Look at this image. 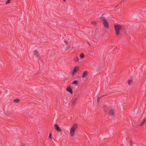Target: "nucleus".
I'll return each instance as SVG.
<instances>
[{"label":"nucleus","mask_w":146,"mask_h":146,"mask_svg":"<svg viewBox=\"0 0 146 146\" xmlns=\"http://www.w3.org/2000/svg\"><path fill=\"white\" fill-rule=\"evenodd\" d=\"M78 128V125L77 124H75L71 127L70 129V135L73 137L74 135L75 131Z\"/></svg>","instance_id":"7ed1b4c3"},{"label":"nucleus","mask_w":146,"mask_h":146,"mask_svg":"<svg viewBox=\"0 0 146 146\" xmlns=\"http://www.w3.org/2000/svg\"><path fill=\"white\" fill-rule=\"evenodd\" d=\"M21 146H24V144H23V145H21Z\"/></svg>","instance_id":"393cba45"},{"label":"nucleus","mask_w":146,"mask_h":146,"mask_svg":"<svg viewBox=\"0 0 146 146\" xmlns=\"http://www.w3.org/2000/svg\"><path fill=\"white\" fill-rule=\"evenodd\" d=\"M63 1H66V0H63Z\"/></svg>","instance_id":"a878e982"},{"label":"nucleus","mask_w":146,"mask_h":146,"mask_svg":"<svg viewBox=\"0 0 146 146\" xmlns=\"http://www.w3.org/2000/svg\"><path fill=\"white\" fill-rule=\"evenodd\" d=\"M79 70L78 66H75L73 69V72L72 74V76H74L75 74Z\"/></svg>","instance_id":"20e7f679"},{"label":"nucleus","mask_w":146,"mask_h":146,"mask_svg":"<svg viewBox=\"0 0 146 146\" xmlns=\"http://www.w3.org/2000/svg\"><path fill=\"white\" fill-rule=\"evenodd\" d=\"M74 60L76 61V62H78V61L79 60V58H78V57H75V58H74Z\"/></svg>","instance_id":"4468645a"},{"label":"nucleus","mask_w":146,"mask_h":146,"mask_svg":"<svg viewBox=\"0 0 146 146\" xmlns=\"http://www.w3.org/2000/svg\"><path fill=\"white\" fill-rule=\"evenodd\" d=\"M77 98H76L74 100V101H73L72 102V104L73 105H74L76 103V102L77 101Z\"/></svg>","instance_id":"2eb2a0df"},{"label":"nucleus","mask_w":146,"mask_h":146,"mask_svg":"<svg viewBox=\"0 0 146 146\" xmlns=\"http://www.w3.org/2000/svg\"><path fill=\"white\" fill-rule=\"evenodd\" d=\"M104 96V95H103L101 96H100V97H97V102L98 103H99V101L100 100V99L102 97Z\"/></svg>","instance_id":"9d476101"},{"label":"nucleus","mask_w":146,"mask_h":146,"mask_svg":"<svg viewBox=\"0 0 146 146\" xmlns=\"http://www.w3.org/2000/svg\"><path fill=\"white\" fill-rule=\"evenodd\" d=\"M144 123H145V119H143V121Z\"/></svg>","instance_id":"4be33fe9"},{"label":"nucleus","mask_w":146,"mask_h":146,"mask_svg":"<svg viewBox=\"0 0 146 146\" xmlns=\"http://www.w3.org/2000/svg\"><path fill=\"white\" fill-rule=\"evenodd\" d=\"M10 1L11 0H7V1L6 2L5 4H7L10 3Z\"/></svg>","instance_id":"6ab92c4d"},{"label":"nucleus","mask_w":146,"mask_h":146,"mask_svg":"<svg viewBox=\"0 0 146 146\" xmlns=\"http://www.w3.org/2000/svg\"><path fill=\"white\" fill-rule=\"evenodd\" d=\"M114 27L116 35H119L120 30H124L122 26L119 24H115Z\"/></svg>","instance_id":"f257e3e1"},{"label":"nucleus","mask_w":146,"mask_h":146,"mask_svg":"<svg viewBox=\"0 0 146 146\" xmlns=\"http://www.w3.org/2000/svg\"><path fill=\"white\" fill-rule=\"evenodd\" d=\"M88 73L87 71H84L82 74V77L83 78H85L87 75L88 74Z\"/></svg>","instance_id":"6e6552de"},{"label":"nucleus","mask_w":146,"mask_h":146,"mask_svg":"<svg viewBox=\"0 0 146 146\" xmlns=\"http://www.w3.org/2000/svg\"><path fill=\"white\" fill-rule=\"evenodd\" d=\"M34 55L36 56H38V53L37 50H35L33 51Z\"/></svg>","instance_id":"1a4fd4ad"},{"label":"nucleus","mask_w":146,"mask_h":146,"mask_svg":"<svg viewBox=\"0 0 146 146\" xmlns=\"http://www.w3.org/2000/svg\"><path fill=\"white\" fill-rule=\"evenodd\" d=\"M54 127L55 129L57 130V131L62 132V130L59 127V126L57 124H55L54 125Z\"/></svg>","instance_id":"423d86ee"},{"label":"nucleus","mask_w":146,"mask_h":146,"mask_svg":"<svg viewBox=\"0 0 146 146\" xmlns=\"http://www.w3.org/2000/svg\"><path fill=\"white\" fill-rule=\"evenodd\" d=\"M66 90L69 92L71 94H73V90L71 86H68L66 88Z\"/></svg>","instance_id":"39448f33"},{"label":"nucleus","mask_w":146,"mask_h":146,"mask_svg":"<svg viewBox=\"0 0 146 146\" xmlns=\"http://www.w3.org/2000/svg\"><path fill=\"white\" fill-rule=\"evenodd\" d=\"M80 57L81 58H84V57H85V55L84 54V53H81L80 55Z\"/></svg>","instance_id":"ddd939ff"},{"label":"nucleus","mask_w":146,"mask_h":146,"mask_svg":"<svg viewBox=\"0 0 146 146\" xmlns=\"http://www.w3.org/2000/svg\"><path fill=\"white\" fill-rule=\"evenodd\" d=\"M20 101V99H14L13 100V102H15L16 103H18Z\"/></svg>","instance_id":"9b49d317"},{"label":"nucleus","mask_w":146,"mask_h":146,"mask_svg":"<svg viewBox=\"0 0 146 146\" xmlns=\"http://www.w3.org/2000/svg\"><path fill=\"white\" fill-rule=\"evenodd\" d=\"M91 23L94 26H96L97 25V23L95 22H92Z\"/></svg>","instance_id":"f3484780"},{"label":"nucleus","mask_w":146,"mask_h":146,"mask_svg":"<svg viewBox=\"0 0 146 146\" xmlns=\"http://www.w3.org/2000/svg\"><path fill=\"white\" fill-rule=\"evenodd\" d=\"M144 123L143 122H142V123H141V124L140 125V127H141L142 126H143V124H144Z\"/></svg>","instance_id":"412c9836"},{"label":"nucleus","mask_w":146,"mask_h":146,"mask_svg":"<svg viewBox=\"0 0 146 146\" xmlns=\"http://www.w3.org/2000/svg\"><path fill=\"white\" fill-rule=\"evenodd\" d=\"M72 84L78 85V81L76 80H74L72 82Z\"/></svg>","instance_id":"f8f14e48"},{"label":"nucleus","mask_w":146,"mask_h":146,"mask_svg":"<svg viewBox=\"0 0 146 146\" xmlns=\"http://www.w3.org/2000/svg\"><path fill=\"white\" fill-rule=\"evenodd\" d=\"M132 140H130V146H132V143H132Z\"/></svg>","instance_id":"aec40b11"},{"label":"nucleus","mask_w":146,"mask_h":146,"mask_svg":"<svg viewBox=\"0 0 146 146\" xmlns=\"http://www.w3.org/2000/svg\"><path fill=\"white\" fill-rule=\"evenodd\" d=\"M88 44H89L90 45H91L90 44V43L89 42H88Z\"/></svg>","instance_id":"5701e85b"},{"label":"nucleus","mask_w":146,"mask_h":146,"mask_svg":"<svg viewBox=\"0 0 146 146\" xmlns=\"http://www.w3.org/2000/svg\"><path fill=\"white\" fill-rule=\"evenodd\" d=\"M100 19L102 22L104 27L107 29H108L109 27V23L105 18L101 17H100Z\"/></svg>","instance_id":"f03ea898"},{"label":"nucleus","mask_w":146,"mask_h":146,"mask_svg":"<svg viewBox=\"0 0 146 146\" xmlns=\"http://www.w3.org/2000/svg\"><path fill=\"white\" fill-rule=\"evenodd\" d=\"M132 82V80H129L128 81V84L129 85H130L131 82Z\"/></svg>","instance_id":"a211bd4d"},{"label":"nucleus","mask_w":146,"mask_h":146,"mask_svg":"<svg viewBox=\"0 0 146 146\" xmlns=\"http://www.w3.org/2000/svg\"><path fill=\"white\" fill-rule=\"evenodd\" d=\"M65 42L66 43H68V42L67 41H65Z\"/></svg>","instance_id":"b1692460"},{"label":"nucleus","mask_w":146,"mask_h":146,"mask_svg":"<svg viewBox=\"0 0 146 146\" xmlns=\"http://www.w3.org/2000/svg\"><path fill=\"white\" fill-rule=\"evenodd\" d=\"M108 113L110 115L114 116V111L113 109H111L110 110Z\"/></svg>","instance_id":"0eeeda50"},{"label":"nucleus","mask_w":146,"mask_h":146,"mask_svg":"<svg viewBox=\"0 0 146 146\" xmlns=\"http://www.w3.org/2000/svg\"><path fill=\"white\" fill-rule=\"evenodd\" d=\"M52 135L51 133H50L48 136V139H52Z\"/></svg>","instance_id":"dca6fc26"}]
</instances>
